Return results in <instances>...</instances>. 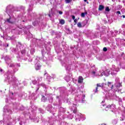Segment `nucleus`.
<instances>
[{
    "mask_svg": "<svg viewBox=\"0 0 125 125\" xmlns=\"http://www.w3.org/2000/svg\"><path fill=\"white\" fill-rule=\"evenodd\" d=\"M85 14L84 13H82L81 14L82 17H84Z\"/></svg>",
    "mask_w": 125,
    "mask_h": 125,
    "instance_id": "nucleus-15",
    "label": "nucleus"
},
{
    "mask_svg": "<svg viewBox=\"0 0 125 125\" xmlns=\"http://www.w3.org/2000/svg\"><path fill=\"white\" fill-rule=\"evenodd\" d=\"M117 13H118V14H121V12L120 11H118L117 12Z\"/></svg>",
    "mask_w": 125,
    "mask_h": 125,
    "instance_id": "nucleus-23",
    "label": "nucleus"
},
{
    "mask_svg": "<svg viewBox=\"0 0 125 125\" xmlns=\"http://www.w3.org/2000/svg\"><path fill=\"white\" fill-rule=\"evenodd\" d=\"M110 69H106L105 71L103 72L102 70L100 71V73H101V76L102 77L104 75L105 76V77H108L109 75H110Z\"/></svg>",
    "mask_w": 125,
    "mask_h": 125,
    "instance_id": "nucleus-1",
    "label": "nucleus"
},
{
    "mask_svg": "<svg viewBox=\"0 0 125 125\" xmlns=\"http://www.w3.org/2000/svg\"><path fill=\"white\" fill-rule=\"evenodd\" d=\"M42 101H43L44 102V101H45V100H44V97L42 96Z\"/></svg>",
    "mask_w": 125,
    "mask_h": 125,
    "instance_id": "nucleus-17",
    "label": "nucleus"
},
{
    "mask_svg": "<svg viewBox=\"0 0 125 125\" xmlns=\"http://www.w3.org/2000/svg\"><path fill=\"white\" fill-rule=\"evenodd\" d=\"M104 125H106V124H104Z\"/></svg>",
    "mask_w": 125,
    "mask_h": 125,
    "instance_id": "nucleus-32",
    "label": "nucleus"
},
{
    "mask_svg": "<svg viewBox=\"0 0 125 125\" xmlns=\"http://www.w3.org/2000/svg\"><path fill=\"white\" fill-rule=\"evenodd\" d=\"M112 106H114V105H108L106 108H105V111H108L110 108H112Z\"/></svg>",
    "mask_w": 125,
    "mask_h": 125,
    "instance_id": "nucleus-8",
    "label": "nucleus"
},
{
    "mask_svg": "<svg viewBox=\"0 0 125 125\" xmlns=\"http://www.w3.org/2000/svg\"><path fill=\"white\" fill-rule=\"evenodd\" d=\"M73 113H76V111L74 110Z\"/></svg>",
    "mask_w": 125,
    "mask_h": 125,
    "instance_id": "nucleus-28",
    "label": "nucleus"
},
{
    "mask_svg": "<svg viewBox=\"0 0 125 125\" xmlns=\"http://www.w3.org/2000/svg\"><path fill=\"white\" fill-rule=\"evenodd\" d=\"M111 83H112L111 82H108V83H107L108 86H111Z\"/></svg>",
    "mask_w": 125,
    "mask_h": 125,
    "instance_id": "nucleus-14",
    "label": "nucleus"
},
{
    "mask_svg": "<svg viewBox=\"0 0 125 125\" xmlns=\"http://www.w3.org/2000/svg\"><path fill=\"white\" fill-rule=\"evenodd\" d=\"M83 78L82 76H80L79 77V80H78V83H83Z\"/></svg>",
    "mask_w": 125,
    "mask_h": 125,
    "instance_id": "nucleus-5",
    "label": "nucleus"
},
{
    "mask_svg": "<svg viewBox=\"0 0 125 125\" xmlns=\"http://www.w3.org/2000/svg\"><path fill=\"white\" fill-rule=\"evenodd\" d=\"M120 86H121V83H119V84H118V85H116V87H120Z\"/></svg>",
    "mask_w": 125,
    "mask_h": 125,
    "instance_id": "nucleus-21",
    "label": "nucleus"
},
{
    "mask_svg": "<svg viewBox=\"0 0 125 125\" xmlns=\"http://www.w3.org/2000/svg\"><path fill=\"white\" fill-rule=\"evenodd\" d=\"M59 14H63V12L62 11H60L59 12Z\"/></svg>",
    "mask_w": 125,
    "mask_h": 125,
    "instance_id": "nucleus-20",
    "label": "nucleus"
},
{
    "mask_svg": "<svg viewBox=\"0 0 125 125\" xmlns=\"http://www.w3.org/2000/svg\"><path fill=\"white\" fill-rule=\"evenodd\" d=\"M105 11H110V9H109V7H106L105 8Z\"/></svg>",
    "mask_w": 125,
    "mask_h": 125,
    "instance_id": "nucleus-13",
    "label": "nucleus"
},
{
    "mask_svg": "<svg viewBox=\"0 0 125 125\" xmlns=\"http://www.w3.org/2000/svg\"><path fill=\"white\" fill-rule=\"evenodd\" d=\"M74 22H75V23H77V22H78V20L77 19H75Z\"/></svg>",
    "mask_w": 125,
    "mask_h": 125,
    "instance_id": "nucleus-22",
    "label": "nucleus"
},
{
    "mask_svg": "<svg viewBox=\"0 0 125 125\" xmlns=\"http://www.w3.org/2000/svg\"><path fill=\"white\" fill-rule=\"evenodd\" d=\"M2 42L0 41V45H1Z\"/></svg>",
    "mask_w": 125,
    "mask_h": 125,
    "instance_id": "nucleus-25",
    "label": "nucleus"
},
{
    "mask_svg": "<svg viewBox=\"0 0 125 125\" xmlns=\"http://www.w3.org/2000/svg\"><path fill=\"white\" fill-rule=\"evenodd\" d=\"M104 103H105V101H103L101 103L102 106H104Z\"/></svg>",
    "mask_w": 125,
    "mask_h": 125,
    "instance_id": "nucleus-12",
    "label": "nucleus"
},
{
    "mask_svg": "<svg viewBox=\"0 0 125 125\" xmlns=\"http://www.w3.org/2000/svg\"><path fill=\"white\" fill-rule=\"evenodd\" d=\"M97 87L96 88V90L95 91V93L97 92V90L98 89V87H104V83L97 84Z\"/></svg>",
    "mask_w": 125,
    "mask_h": 125,
    "instance_id": "nucleus-4",
    "label": "nucleus"
},
{
    "mask_svg": "<svg viewBox=\"0 0 125 125\" xmlns=\"http://www.w3.org/2000/svg\"><path fill=\"white\" fill-rule=\"evenodd\" d=\"M72 19L73 20H75V16H72Z\"/></svg>",
    "mask_w": 125,
    "mask_h": 125,
    "instance_id": "nucleus-24",
    "label": "nucleus"
},
{
    "mask_svg": "<svg viewBox=\"0 0 125 125\" xmlns=\"http://www.w3.org/2000/svg\"><path fill=\"white\" fill-rule=\"evenodd\" d=\"M7 22H8V23H12V22L10 21V20L9 19L7 20Z\"/></svg>",
    "mask_w": 125,
    "mask_h": 125,
    "instance_id": "nucleus-18",
    "label": "nucleus"
},
{
    "mask_svg": "<svg viewBox=\"0 0 125 125\" xmlns=\"http://www.w3.org/2000/svg\"><path fill=\"white\" fill-rule=\"evenodd\" d=\"M84 97H85V96L84 95V96H83V98H84Z\"/></svg>",
    "mask_w": 125,
    "mask_h": 125,
    "instance_id": "nucleus-31",
    "label": "nucleus"
},
{
    "mask_svg": "<svg viewBox=\"0 0 125 125\" xmlns=\"http://www.w3.org/2000/svg\"><path fill=\"white\" fill-rule=\"evenodd\" d=\"M103 9H104V6L100 5L99 7V10L102 11L103 10Z\"/></svg>",
    "mask_w": 125,
    "mask_h": 125,
    "instance_id": "nucleus-7",
    "label": "nucleus"
},
{
    "mask_svg": "<svg viewBox=\"0 0 125 125\" xmlns=\"http://www.w3.org/2000/svg\"><path fill=\"white\" fill-rule=\"evenodd\" d=\"M66 3H70L71 1H72V0H65Z\"/></svg>",
    "mask_w": 125,
    "mask_h": 125,
    "instance_id": "nucleus-11",
    "label": "nucleus"
},
{
    "mask_svg": "<svg viewBox=\"0 0 125 125\" xmlns=\"http://www.w3.org/2000/svg\"><path fill=\"white\" fill-rule=\"evenodd\" d=\"M60 23L62 24V25H63V24H65V21H64V20H60Z\"/></svg>",
    "mask_w": 125,
    "mask_h": 125,
    "instance_id": "nucleus-9",
    "label": "nucleus"
},
{
    "mask_svg": "<svg viewBox=\"0 0 125 125\" xmlns=\"http://www.w3.org/2000/svg\"><path fill=\"white\" fill-rule=\"evenodd\" d=\"M87 0H84V1L86 2Z\"/></svg>",
    "mask_w": 125,
    "mask_h": 125,
    "instance_id": "nucleus-29",
    "label": "nucleus"
},
{
    "mask_svg": "<svg viewBox=\"0 0 125 125\" xmlns=\"http://www.w3.org/2000/svg\"><path fill=\"white\" fill-rule=\"evenodd\" d=\"M92 74L93 76H95V74H96V72L95 71H92Z\"/></svg>",
    "mask_w": 125,
    "mask_h": 125,
    "instance_id": "nucleus-16",
    "label": "nucleus"
},
{
    "mask_svg": "<svg viewBox=\"0 0 125 125\" xmlns=\"http://www.w3.org/2000/svg\"><path fill=\"white\" fill-rule=\"evenodd\" d=\"M103 50H104V51H107V48L104 47V48H103Z\"/></svg>",
    "mask_w": 125,
    "mask_h": 125,
    "instance_id": "nucleus-19",
    "label": "nucleus"
},
{
    "mask_svg": "<svg viewBox=\"0 0 125 125\" xmlns=\"http://www.w3.org/2000/svg\"><path fill=\"white\" fill-rule=\"evenodd\" d=\"M111 88H114V86L112 85Z\"/></svg>",
    "mask_w": 125,
    "mask_h": 125,
    "instance_id": "nucleus-27",
    "label": "nucleus"
},
{
    "mask_svg": "<svg viewBox=\"0 0 125 125\" xmlns=\"http://www.w3.org/2000/svg\"><path fill=\"white\" fill-rule=\"evenodd\" d=\"M123 18H125V15H123Z\"/></svg>",
    "mask_w": 125,
    "mask_h": 125,
    "instance_id": "nucleus-26",
    "label": "nucleus"
},
{
    "mask_svg": "<svg viewBox=\"0 0 125 125\" xmlns=\"http://www.w3.org/2000/svg\"><path fill=\"white\" fill-rule=\"evenodd\" d=\"M114 67V69H113V72L111 71V74L112 75H114V74L115 75H116V74H117V72H119V71H120V69L119 68H116L115 66H113Z\"/></svg>",
    "mask_w": 125,
    "mask_h": 125,
    "instance_id": "nucleus-2",
    "label": "nucleus"
},
{
    "mask_svg": "<svg viewBox=\"0 0 125 125\" xmlns=\"http://www.w3.org/2000/svg\"><path fill=\"white\" fill-rule=\"evenodd\" d=\"M65 80L66 81V82H69L70 81V77H65Z\"/></svg>",
    "mask_w": 125,
    "mask_h": 125,
    "instance_id": "nucleus-10",
    "label": "nucleus"
},
{
    "mask_svg": "<svg viewBox=\"0 0 125 125\" xmlns=\"http://www.w3.org/2000/svg\"><path fill=\"white\" fill-rule=\"evenodd\" d=\"M77 26L78 27H79V28H82V27H84V26H85V24H82V23L81 22H78L77 23Z\"/></svg>",
    "mask_w": 125,
    "mask_h": 125,
    "instance_id": "nucleus-6",
    "label": "nucleus"
},
{
    "mask_svg": "<svg viewBox=\"0 0 125 125\" xmlns=\"http://www.w3.org/2000/svg\"><path fill=\"white\" fill-rule=\"evenodd\" d=\"M41 65L40 64V62H38L37 63L35 64V69L36 70H40L41 69Z\"/></svg>",
    "mask_w": 125,
    "mask_h": 125,
    "instance_id": "nucleus-3",
    "label": "nucleus"
},
{
    "mask_svg": "<svg viewBox=\"0 0 125 125\" xmlns=\"http://www.w3.org/2000/svg\"><path fill=\"white\" fill-rule=\"evenodd\" d=\"M2 70L0 69V72H2Z\"/></svg>",
    "mask_w": 125,
    "mask_h": 125,
    "instance_id": "nucleus-30",
    "label": "nucleus"
}]
</instances>
